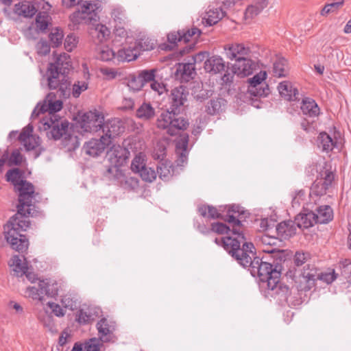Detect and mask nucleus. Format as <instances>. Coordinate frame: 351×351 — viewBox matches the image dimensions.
<instances>
[{"instance_id": "nucleus-44", "label": "nucleus", "mask_w": 351, "mask_h": 351, "mask_svg": "<svg viewBox=\"0 0 351 351\" xmlns=\"http://www.w3.org/2000/svg\"><path fill=\"white\" fill-rule=\"evenodd\" d=\"M145 167V156L142 153H139L132 160L131 169L132 171L138 173Z\"/></svg>"}, {"instance_id": "nucleus-62", "label": "nucleus", "mask_w": 351, "mask_h": 351, "mask_svg": "<svg viewBox=\"0 0 351 351\" xmlns=\"http://www.w3.org/2000/svg\"><path fill=\"white\" fill-rule=\"evenodd\" d=\"M128 87L134 91L140 90L144 86L143 82L138 79V76H131L128 82Z\"/></svg>"}, {"instance_id": "nucleus-5", "label": "nucleus", "mask_w": 351, "mask_h": 351, "mask_svg": "<svg viewBox=\"0 0 351 351\" xmlns=\"http://www.w3.org/2000/svg\"><path fill=\"white\" fill-rule=\"evenodd\" d=\"M48 108L49 113L47 114L40 121V129L47 131V136L50 139L58 140L69 128L67 121L61 120L56 113L62 108V101L56 100L54 101H49Z\"/></svg>"}, {"instance_id": "nucleus-56", "label": "nucleus", "mask_w": 351, "mask_h": 351, "mask_svg": "<svg viewBox=\"0 0 351 351\" xmlns=\"http://www.w3.org/2000/svg\"><path fill=\"white\" fill-rule=\"evenodd\" d=\"M311 258V254L307 252H296L294 255V263L296 266H301Z\"/></svg>"}, {"instance_id": "nucleus-32", "label": "nucleus", "mask_w": 351, "mask_h": 351, "mask_svg": "<svg viewBox=\"0 0 351 351\" xmlns=\"http://www.w3.org/2000/svg\"><path fill=\"white\" fill-rule=\"evenodd\" d=\"M69 128L65 130L59 139L62 138V145L67 152L75 150L80 145L78 138L68 133Z\"/></svg>"}, {"instance_id": "nucleus-27", "label": "nucleus", "mask_w": 351, "mask_h": 351, "mask_svg": "<svg viewBox=\"0 0 351 351\" xmlns=\"http://www.w3.org/2000/svg\"><path fill=\"white\" fill-rule=\"evenodd\" d=\"M12 263H10V266L12 267V271L14 274L17 277H22L24 274L27 271V263L25 258L14 255L11 259Z\"/></svg>"}, {"instance_id": "nucleus-24", "label": "nucleus", "mask_w": 351, "mask_h": 351, "mask_svg": "<svg viewBox=\"0 0 351 351\" xmlns=\"http://www.w3.org/2000/svg\"><path fill=\"white\" fill-rule=\"evenodd\" d=\"M194 62L180 63L177 67L176 75L183 81L188 82L193 78L195 74Z\"/></svg>"}, {"instance_id": "nucleus-36", "label": "nucleus", "mask_w": 351, "mask_h": 351, "mask_svg": "<svg viewBox=\"0 0 351 351\" xmlns=\"http://www.w3.org/2000/svg\"><path fill=\"white\" fill-rule=\"evenodd\" d=\"M225 12L221 8L210 9L206 12L204 19L207 25L211 26L216 24L224 16Z\"/></svg>"}, {"instance_id": "nucleus-40", "label": "nucleus", "mask_w": 351, "mask_h": 351, "mask_svg": "<svg viewBox=\"0 0 351 351\" xmlns=\"http://www.w3.org/2000/svg\"><path fill=\"white\" fill-rule=\"evenodd\" d=\"M134 47L140 54L141 51H151L154 49L156 47V43L153 40L148 37H143L136 41Z\"/></svg>"}, {"instance_id": "nucleus-42", "label": "nucleus", "mask_w": 351, "mask_h": 351, "mask_svg": "<svg viewBox=\"0 0 351 351\" xmlns=\"http://www.w3.org/2000/svg\"><path fill=\"white\" fill-rule=\"evenodd\" d=\"M198 212L204 217H208L210 219H218L221 217V214L217 209L213 206L202 205L198 208Z\"/></svg>"}, {"instance_id": "nucleus-45", "label": "nucleus", "mask_w": 351, "mask_h": 351, "mask_svg": "<svg viewBox=\"0 0 351 351\" xmlns=\"http://www.w3.org/2000/svg\"><path fill=\"white\" fill-rule=\"evenodd\" d=\"M224 100L221 98L210 99L206 106V112L208 114L214 115L219 112Z\"/></svg>"}, {"instance_id": "nucleus-10", "label": "nucleus", "mask_w": 351, "mask_h": 351, "mask_svg": "<svg viewBox=\"0 0 351 351\" xmlns=\"http://www.w3.org/2000/svg\"><path fill=\"white\" fill-rule=\"evenodd\" d=\"M201 34V31L197 27H193L191 29H182L177 32H170L167 35V40L170 44V49H173L179 44L183 43H186L190 41L191 38H197Z\"/></svg>"}, {"instance_id": "nucleus-13", "label": "nucleus", "mask_w": 351, "mask_h": 351, "mask_svg": "<svg viewBox=\"0 0 351 351\" xmlns=\"http://www.w3.org/2000/svg\"><path fill=\"white\" fill-rule=\"evenodd\" d=\"M256 62L251 58V55L235 62L232 65V72L239 77L250 75L256 69Z\"/></svg>"}, {"instance_id": "nucleus-59", "label": "nucleus", "mask_w": 351, "mask_h": 351, "mask_svg": "<svg viewBox=\"0 0 351 351\" xmlns=\"http://www.w3.org/2000/svg\"><path fill=\"white\" fill-rule=\"evenodd\" d=\"M23 156L19 149H14L12 152L9 158L10 165L19 166L22 164Z\"/></svg>"}, {"instance_id": "nucleus-30", "label": "nucleus", "mask_w": 351, "mask_h": 351, "mask_svg": "<svg viewBox=\"0 0 351 351\" xmlns=\"http://www.w3.org/2000/svg\"><path fill=\"white\" fill-rule=\"evenodd\" d=\"M25 171L19 168H13L9 169L5 174L7 181L10 182L14 189L22 182L25 181Z\"/></svg>"}, {"instance_id": "nucleus-61", "label": "nucleus", "mask_w": 351, "mask_h": 351, "mask_svg": "<svg viewBox=\"0 0 351 351\" xmlns=\"http://www.w3.org/2000/svg\"><path fill=\"white\" fill-rule=\"evenodd\" d=\"M266 73L265 72H260L258 74L255 75L253 77L249 80L250 86L249 87H257L258 86H262L265 83H263V81L265 79Z\"/></svg>"}, {"instance_id": "nucleus-46", "label": "nucleus", "mask_w": 351, "mask_h": 351, "mask_svg": "<svg viewBox=\"0 0 351 351\" xmlns=\"http://www.w3.org/2000/svg\"><path fill=\"white\" fill-rule=\"evenodd\" d=\"M156 69H153L150 70H143L141 71L138 74V79L143 82V85L145 86L147 83H152L155 80V74Z\"/></svg>"}, {"instance_id": "nucleus-11", "label": "nucleus", "mask_w": 351, "mask_h": 351, "mask_svg": "<svg viewBox=\"0 0 351 351\" xmlns=\"http://www.w3.org/2000/svg\"><path fill=\"white\" fill-rule=\"evenodd\" d=\"M226 57L230 60L237 62L243 59L252 53L250 48L245 46L243 43H230L223 47Z\"/></svg>"}, {"instance_id": "nucleus-6", "label": "nucleus", "mask_w": 351, "mask_h": 351, "mask_svg": "<svg viewBox=\"0 0 351 351\" xmlns=\"http://www.w3.org/2000/svg\"><path fill=\"white\" fill-rule=\"evenodd\" d=\"M244 211L239 205H230L228 206L227 214L223 218L225 221H227L232 226V234L234 236L226 237L221 239L216 238L215 242L223 246L226 250V242L227 239H231L232 241H238L239 245L245 242V238L243 234V224L238 219Z\"/></svg>"}, {"instance_id": "nucleus-57", "label": "nucleus", "mask_w": 351, "mask_h": 351, "mask_svg": "<svg viewBox=\"0 0 351 351\" xmlns=\"http://www.w3.org/2000/svg\"><path fill=\"white\" fill-rule=\"evenodd\" d=\"M37 53L40 56H45L49 53L51 47L47 40H40L36 45Z\"/></svg>"}, {"instance_id": "nucleus-39", "label": "nucleus", "mask_w": 351, "mask_h": 351, "mask_svg": "<svg viewBox=\"0 0 351 351\" xmlns=\"http://www.w3.org/2000/svg\"><path fill=\"white\" fill-rule=\"evenodd\" d=\"M295 282L298 291H308L315 285L313 280L306 278L305 275L302 273L297 277Z\"/></svg>"}, {"instance_id": "nucleus-15", "label": "nucleus", "mask_w": 351, "mask_h": 351, "mask_svg": "<svg viewBox=\"0 0 351 351\" xmlns=\"http://www.w3.org/2000/svg\"><path fill=\"white\" fill-rule=\"evenodd\" d=\"M47 306L50 308L51 312H49L48 310L44 308L43 311L39 312L38 317L45 326L51 327L53 324L52 313L57 317H62L64 315V312L59 304L53 302H48Z\"/></svg>"}, {"instance_id": "nucleus-2", "label": "nucleus", "mask_w": 351, "mask_h": 351, "mask_svg": "<svg viewBox=\"0 0 351 351\" xmlns=\"http://www.w3.org/2000/svg\"><path fill=\"white\" fill-rule=\"evenodd\" d=\"M189 91L184 86L172 89L169 96L171 110L162 112L156 120L158 128L165 130L170 136L178 134L189 125L188 121L178 115L180 108L187 101Z\"/></svg>"}, {"instance_id": "nucleus-16", "label": "nucleus", "mask_w": 351, "mask_h": 351, "mask_svg": "<svg viewBox=\"0 0 351 351\" xmlns=\"http://www.w3.org/2000/svg\"><path fill=\"white\" fill-rule=\"evenodd\" d=\"M33 126L28 124L20 133L18 138L27 151L35 149L40 145V138L32 134Z\"/></svg>"}, {"instance_id": "nucleus-64", "label": "nucleus", "mask_w": 351, "mask_h": 351, "mask_svg": "<svg viewBox=\"0 0 351 351\" xmlns=\"http://www.w3.org/2000/svg\"><path fill=\"white\" fill-rule=\"evenodd\" d=\"M85 351H100V343L98 339H90L84 346Z\"/></svg>"}, {"instance_id": "nucleus-18", "label": "nucleus", "mask_w": 351, "mask_h": 351, "mask_svg": "<svg viewBox=\"0 0 351 351\" xmlns=\"http://www.w3.org/2000/svg\"><path fill=\"white\" fill-rule=\"evenodd\" d=\"M124 129L122 122L119 119H113L106 122L104 121L102 131L104 134L102 136H106V138L111 141V139L123 132Z\"/></svg>"}, {"instance_id": "nucleus-50", "label": "nucleus", "mask_w": 351, "mask_h": 351, "mask_svg": "<svg viewBox=\"0 0 351 351\" xmlns=\"http://www.w3.org/2000/svg\"><path fill=\"white\" fill-rule=\"evenodd\" d=\"M249 93L254 97H266L269 93V88L265 84L257 87H249Z\"/></svg>"}, {"instance_id": "nucleus-60", "label": "nucleus", "mask_w": 351, "mask_h": 351, "mask_svg": "<svg viewBox=\"0 0 351 351\" xmlns=\"http://www.w3.org/2000/svg\"><path fill=\"white\" fill-rule=\"evenodd\" d=\"M93 319L92 315L83 309L80 310L76 315V321L80 324H86Z\"/></svg>"}, {"instance_id": "nucleus-41", "label": "nucleus", "mask_w": 351, "mask_h": 351, "mask_svg": "<svg viewBox=\"0 0 351 351\" xmlns=\"http://www.w3.org/2000/svg\"><path fill=\"white\" fill-rule=\"evenodd\" d=\"M331 2L326 3L321 10L322 16H326L330 13L339 11L344 5V0H330Z\"/></svg>"}, {"instance_id": "nucleus-52", "label": "nucleus", "mask_w": 351, "mask_h": 351, "mask_svg": "<svg viewBox=\"0 0 351 351\" xmlns=\"http://www.w3.org/2000/svg\"><path fill=\"white\" fill-rule=\"evenodd\" d=\"M94 33L96 34L98 43H102L106 41L110 34L108 28L104 25H97Z\"/></svg>"}, {"instance_id": "nucleus-1", "label": "nucleus", "mask_w": 351, "mask_h": 351, "mask_svg": "<svg viewBox=\"0 0 351 351\" xmlns=\"http://www.w3.org/2000/svg\"><path fill=\"white\" fill-rule=\"evenodd\" d=\"M226 250L243 267H250L251 274L257 276L260 287L266 297L277 299L280 302H287L291 294L289 287L280 280L281 273L277 267L254 256L252 243L244 242L242 247L238 241L227 239Z\"/></svg>"}, {"instance_id": "nucleus-3", "label": "nucleus", "mask_w": 351, "mask_h": 351, "mask_svg": "<svg viewBox=\"0 0 351 351\" xmlns=\"http://www.w3.org/2000/svg\"><path fill=\"white\" fill-rule=\"evenodd\" d=\"M71 68V57L64 52L56 56L54 62L49 64L47 85L50 90H57L60 97L67 98L70 96L71 82L68 73Z\"/></svg>"}, {"instance_id": "nucleus-14", "label": "nucleus", "mask_w": 351, "mask_h": 351, "mask_svg": "<svg viewBox=\"0 0 351 351\" xmlns=\"http://www.w3.org/2000/svg\"><path fill=\"white\" fill-rule=\"evenodd\" d=\"M97 329L99 339L103 342L113 341L116 323L107 318H102L97 323Z\"/></svg>"}, {"instance_id": "nucleus-7", "label": "nucleus", "mask_w": 351, "mask_h": 351, "mask_svg": "<svg viewBox=\"0 0 351 351\" xmlns=\"http://www.w3.org/2000/svg\"><path fill=\"white\" fill-rule=\"evenodd\" d=\"M315 169L317 176L310 189L311 197L322 196L326 194L328 189L332 186L335 180V173L326 162L323 165L315 164Z\"/></svg>"}, {"instance_id": "nucleus-25", "label": "nucleus", "mask_w": 351, "mask_h": 351, "mask_svg": "<svg viewBox=\"0 0 351 351\" xmlns=\"http://www.w3.org/2000/svg\"><path fill=\"white\" fill-rule=\"evenodd\" d=\"M225 67V62L220 56H212L204 62L205 70L210 73H221L224 71Z\"/></svg>"}, {"instance_id": "nucleus-9", "label": "nucleus", "mask_w": 351, "mask_h": 351, "mask_svg": "<svg viewBox=\"0 0 351 351\" xmlns=\"http://www.w3.org/2000/svg\"><path fill=\"white\" fill-rule=\"evenodd\" d=\"M15 190L19 193V212L24 213L25 207H33V199L35 197L34 186L29 182L25 180L18 185Z\"/></svg>"}, {"instance_id": "nucleus-23", "label": "nucleus", "mask_w": 351, "mask_h": 351, "mask_svg": "<svg viewBox=\"0 0 351 351\" xmlns=\"http://www.w3.org/2000/svg\"><path fill=\"white\" fill-rule=\"evenodd\" d=\"M315 219L317 223H328L333 219V210L330 206L324 205L315 209Z\"/></svg>"}, {"instance_id": "nucleus-34", "label": "nucleus", "mask_w": 351, "mask_h": 351, "mask_svg": "<svg viewBox=\"0 0 351 351\" xmlns=\"http://www.w3.org/2000/svg\"><path fill=\"white\" fill-rule=\"evenodd\" d=\"M14 13L24 17H32L37 12L34 5L30 3H19L15 4Z\"/></svg>"}, {"instance_id": "nucleus-58", "label": "nucleus", "mask_w": 351, "mask_h": 351, "mask_svg": "<svg viewBox=\"0 0 351 351\" xmlns=\"http://www.w3.org/2000/svg\"><path fill=\"white\" fill-rule=\"evenodd\" d=\"M78 38L73 34L67 35L64 40V48L67 51H72L77 47Z\"/></svg>"}, {"instance_id": "nucleus-20", "label": "nucleus", "mask_w": 351, "mask_h": 351, "mask_svg": "<svg viewBox=\"0 0 351 351\" xmlns=\"http://www.w3.org/2000/svg\"><path fill=\"white\" fill-rule=\"evenodd\" d=\"M189 143V136L184 135L180 137L176 143V153L178 158L177 165L182 166L186 162L188 158L187 147Z\"/></svg>"}, {"instance_id": "nucleus-38", "label": "nucleus", "mask_w": 351, "mask_h": 351, "mask_svg": "<svg viewBox=\"0 0 351 351\" xmlns=\"http://www.w3.org/2000/svg\"><path fill=\"white\" fill-rule=\"evenodd\" d=\"M265 3L264 1L259 2L256 0L254 4L249 5L245 12L244 18L245 20L252 19L258 14H259L262 10L265 8Z\"/></svg>"}, {"instance_id": "nucleus-22", "label": "nucleus", "mask_w": 351, "mask_h": 351, "mask_svg": "<svg viewBox=\"0 0 351 351\" xmlns=\"http://www.w3.org/2000/svg\"><path fill=\"white\" fill-rule=\"evenodd\" d=\"M295 224V221H293L291 220L279 223L276 228L278 237H279L280 239H287L293 236L296 232Z\"/></svg>"}, {"instance_id": "nucleus-54", "label": "nucleus", "mask_w": 351, "mask_h": 351, "mask_svg": "<svg viewBox=\"0 0 351 351\" xmlns=\"http://www.w3.org/2000/svg\"><path fill=\"white\" fill-rule=\"evenodd\" d=\"M121 186L128 190L134 189L138 186V180L136 178L132 176H123L121 180Z\"/></svg>"}, {"instance_id": "nucleus-19", "label": "nucleus", "mask_w": 351, "mask_h": 351, "mask_svg": "<svg viewBox=\"0 0 351 351\" xmlns=\"http://www.w3.org/2000/svg\"><path fill=\"white\" fill-rule=\"evenodd\" d=\"M37 3H43V8L44 11L39 12L36 16L35 25L38 29L40 31H45L47 29L50 23L51 17L49 15L47 10H50L51 5L44 1V0H37Z\"/></svg>"}, {"instance_id": "nucleus-53", "label": "nucleus", "mask_w": 351, "mask_h": 351, "mask_svg": "<svg viewBox=\"0 0 351 351\" xmlns=\"http://www.w3.org/2000/svg\"><path fill=\"white\" fill-rule=\"evenodd\" d=\"M141 178L147 182H152L156 180L157 173L155 170L151 167L147 166L143 169L139 173Z\"/></svg>"}, {"instance_id": "nucleus-4", "label": "nucleus", "mask_w": 351, "mask_h": 351, "mask_svg": "<svg viewBox=\"0 0 351 351\" xmlns=\"http://www.w3.org/2000/svg\"><path fill=\"white\" fill-rule=\"evenodd\" d=\"M32 207H25L24 213L19 212L10 218L7 223L5 237L12 248L19 252H25L29 245V241L22 232H25L30 226V221L27 217L32 216Z\"/></svg>"}, {"instance_id": "nucleus-33", "label": "nucleus", "mask_w": 351, "mask_h": 351, "mask_svg": "<svg viewBox=\"0 0 351 351\" xmlns=\"http://www.w3.org/2000/svg\"><path fill=\"white\" fill-rule=\"evenodd\" d=\"M136 116L141 120L149 121L154 117L155 109L151 104L144 102L136 110Z\"/></svg>"}, {"instance_id": "nucleus-48", "label": "nucleus", "mask_w": 351, "mask_h": 351, "mask_svg": "<svg viewBox=\"0 0 351 351\" xmlns=\"http://www.w3.org/2000/svg\"><path fill=\"white\" fill-rule=\"evenodd\" d=\"M39 287L43 297L44 295L54 297L58 294V289L53 285H51L44 280L39 282Z\"/></svg>"}, {"instance_id": "nucleus-55", "label": "nucleus", "mask_w": 351, "mask_h": 351, "mask_svg": "<svg viewBox=\"0 0 351 351\" xmlns=\"http://www.w3.org/2000/svg\"><path fill=\"white\" fill-rule=\"evenodd\" d=\"M319 269L315 267L314 265H311L308 264L306 267H305L302 272L305 275L306 278H308L310 280H312L315 283L316 280H317L318 275H319Z\"/></svg>"}, {"instance_id": "nucleus-63", "label": "nucleus", "mask_w": 351, "mask_h": 351, "mask_svg": "<svg viewBox=\"0 0 351 351\" xmlns=\"http://www.w3.org/2000/svg\"><path fill=\"white\" fill-rule=\"evenodd\" d=\"M99 58L102 61L108 62L116 58V53L111 49L105 47L101 50Z\"/></svg>"}, {"instance_id": "nucleus-47", "label": "nucleus", "mask_w": 351, "mask_h": 351, "mask_svg": "<svg viewBox=\"0 0 351 351\" xmlns=\"http://www.w3.org/2000/svg\"><path fill=\"white\" fill-rule=\"evenodd\" d=\"M211 232L219 234H228L227 237L232 236L234 237L232 234V228L221 222L213 223L211 224Z\"/></svg>"}, {"instance_id": "nucleus-49", "label": "nucleus", "mask_w": 351, "mask_h": 351, "mask_svg": "<svg viewBox=\"0 0 351 351\" xmlns=\"http://www.w3.org/2000/svg\"><path fill=\"white\" fill-rule=\"evenodd\" d=\"M162 180H168L172 176L171 166L167 163H161L157 167V173Z\"/></svg>"}, {"instance_id": "nucleus-31", "label": "nucleus", "mask_w": 351, "mask_h": 351, "mask_svg": "<svg viewBox=\"0 0 351 351\" xmlns=\"http://www.w3.org/2000/svg\"><path fill=\"white\" fill-rule=\"evenodd\" d=\"M138 56L139 53L134 46L120 49L116 53V58L120 62H130L136 60Z\"/></svg>"}, {"instance_id": "nucleus-8", "label": "nucleus", "mask_w": 351, "mask_h": 351, "mask_svg": "<svg viewBox=\"0 0 351 351\" xmlns=\"http://www.w3.org/2000/svg\"><path fill=\"white\" fill-rule=\"evenodd\" d=\"M104 114L97 110L85 112L81 117L80 127L84 132H96L102 129Z\"/></svg>"}, {"instance_id": "nucleus-37", "label": "nucleus", "mask_w": 351, "mask_h": 351, "mask_svg": "<svg viewBox=\"0 0 351 351\" xmlns=\"http://www.w3.org/2000/svg\"><path fill=\"white\" fill-rule=\"evenodd\" d=\"M97 9L96 3H93L90 1H85L80 6V12L84 16H87V21L91 22L96 21L97 13L95 10Z\"/></svg>"}, {"instance_id": "nucleus-29", "label": "nucleus", "mask_w": 351, "mask_h": 351, "mask_svg": "<svg viewBox=\"0 0 351 351\" xmlns=\"http://www.w3.org/2000/svg\"><path fill=\"white\" fill-rule=\"evenodd\" d=\"M336 144L337 141L333 139L328 133L326 132H322L319 133L317 137V145L323 152H331L336 146Z\"/></svg>"}, {"instance_id": "nucleus-43", "label": "nucleus", "mask_w": 351, "mask_h": 351, "mask_svg": "<svg viewBox=\"0 0 351 351\" xmlns=\"http://www.w3.org/2000/svg\"><path fill=\"white\" fill-rule=\"evenodd\" d=\"M49 40L53 47H58L62 45L64 38V33L61 28H53L49 35Z\"/></svg>"}, {"instance_id": "nucleus-21", "label": "nucleus", "mask_w": 351, "mask_h": 351, "mask_svg": "<svg viewBox=\"0 0 351 351\" xmlns=\"http://www.w3.org/2000/svg\"><path fill=\"white\" fill-rule=\"evenodd\" d=\"M278 89L280 95L288 101L298 100L299 92L291 82L284 81L279 84Z\"/></svg>"}, {"instance_id": "nucleus-51", "label": "nucleus", "mask_w": 351, "mask_h": 351, "mask_svg": "<svg viewBox=\"0 0 351 351\" xmlns=\"http://www.w3.org/2000/svg\"><path fill=\"white\" fill-rule=\"evenodd\" d=\"M61 303L62 306L70 310L77 308V299L71 293H66L62 297Z\"/></svg>"}, {"instance_id": "nucleus-17", "label": "nucleus", "mask_w": 351, "mask_h": 351, "mask_svg": "<svg viewBox=\"0 0 351 351\" xmlns=\"http://www.w3.org/2000/svg\"><path fill=\"white\" fill-rule=\"evenodd\" d=\"M110 144V140L106 136H101L99 139L92 138L86 142L84 148L88 155L96 157L100 155Z\"/></svg>"}, {"instance_id": "nucleus-35", "label": "nucleus", "mask_w": 351, "mask_h": 351, "mask_svg": "<svg viewBox=\"0 0 351 351\" xmlns=\"http://www.w3.org/2000/svg\"><path fill=\"white\" fill-rule=\"evenodd\" d=\"M272 71L275 77H286L288 74L287 60L284 58H278L273 64Z\"/></svg>"}, {"instance_id": "nucleus-12", "label": "nucleus", "mask_w": 351, "mask_h": 351, "mask_svg": "<svg viewBox=\"0 0 351 351\" xmlns=\"http://www.w3.org/2000/svg\"><path fill=\"white\" fill-rule=\"evenodd\" d=\"M110 163L114 167H119L125 164L130 156V152L125 147L119 145H113L107 153Z\"/></svg>"}, {"instance_id": "nucleus-28", "label": "nucleus", "mask_w": 351, "mask_h": 351, "mask_svg": "<svg viewBox=\"0 0 351 351\" xmlns=\"http://www.w3.org/2000/svg\"><path fill=\"white\" fill-rule=\"evenodd\" d=\"M301 110L304 114L315 117L319 114V108L314 99L305 97L302 99Z\"/></svg>"}, {"instance_id": "nucleus-26", "label": "nucleus", "mask_w": 351, "mask_h": 351, "mask_svg": "<svg viewBox=\"0 0 351 351\" xmlns=\"http://www.w3.org/2000/svg\"><path fill=\"white\" fill-rule=\"evenodd\" d=\"M295 222L300 228H308L317 223L313 211L300 213L295 217Z\"/></svg>"}]
</instances>
